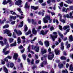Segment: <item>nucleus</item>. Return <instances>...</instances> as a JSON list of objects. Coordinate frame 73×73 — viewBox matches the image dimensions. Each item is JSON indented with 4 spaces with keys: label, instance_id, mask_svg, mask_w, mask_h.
<instances>
[{
    "label": "nucleus",
    "instance_id": "f257e3e1",
    "mask_svg": "<svg viewBox=\"0 0 73 73\" xmlns=\"http://www.w3.org/2000/svg\"><path fill=\"white\" fill-rule=\"evenodd\" d=\"M48 52H49V55L48 56V58L49 60H52L53 58L54 57V54H53V52L52 51L50 52L51 51V49L50 48H49L48 50Z\"/></svg>",
    "mask_w": 73,
    "mask_h": 73
},
{
    "label": "nucleus",
    "instance_id": "f03ea898",
    "mask_svg": "<svg viewBox=\"0 0 73 73\" xmlns=\"http://www.w3.org/2000/svg\"><path fill=\"white\" fill-rule=\"evenodd\" d=\"M50 16L47 15L45 18L43 19V22L44 23H48V20H49V23H50L52 22V19H50Z\"/></svg>",
    "mask_w": 73,
    "mask_h": 73
},
{
    "label": "nucleus",
    "instance_id": "7ed1b4c3",
    "mask_svg": "<svg viewBox=\"0 0 73 73\" xmlns=\"http://www.w3.org/2000/svg\"><path fill=\"white\" fill-rule=\"evenodd\" d=\"M19 17L20 19H22L23 18H24V16H20L18 15H17L15 17L13 16H11L10 17V18H9L10 19H9V21H11L12 20V19H13V20H15L16 19V17Z\"/></svg>",
    "mask_w": 73,
    "mask_h": 73
},
{
    "label": "nucleus",
    "instance_id": "20e7f679",
    "mask_svg": "<svg viewBox=\"0 0 73 73\" xmlns=\"http://www.w3.org/2000/svg\"><path fill=\"white\" fill-rule=\"evenodd\" d=\"M7 2L6 0L4 1L3 3V4L4 5H5V4H8V3H9V4L10 5V6L11 7L13 5V3H12V1L11 0H7Z\"/></svg>",
    "mask_w": 73,
    "mask_h": 73
},
{
    "label": "nucleus",
    "instance_id": "39448f33",
    "mask_svg": "<svg viewBox=\"0 0 73 73\" xmlns=\"http://www.w3.org/2000/svg\"><path fill=\"white\" fill-rule=\"evenodd\" d=\"M4 33H7L8 36L9 37L12 36V33H11L9 30L6 29L4 31Z\"/></svg>",
    "mask_w": 73,
    "mask_h": 73
},
{
    "label": "nucleus",
    "instance_id": "423d86ee",
    "mask_svg": "<svg viewBox=\"0 0 73 73\" xmlns=\"http://www.w3.org/2000/svg\"><path fill=\"white\" fill-rule=\"evenodd\" d=\"M32 49H35L36 52H38L39 51V47L38 46H35L34 47L33 45H32Z\"/></svg>",
    "mask_w": 73,
    "mask_h": 73
},
{
    "label": "nucleus",
    "instance_id": "0eeeda50",
    "mask_svg": "<svg viewBox=\"0 0 73 73\" xmlns=\"http://www.w3.org/2000/svg\"><path fill=\"white\" fill-rule=\"evenodd\" d=\"M53 33L54 35H56L55 36H51V37L52 38V40L54 41V39H55V38H56L57 37V33L56 32H54Z\"/></svg>",
    "mask_w": 73,
    "mask_h": 73
},
{
    "label": "nucleus",
    "instance_id": "6e6552de",
    "mask_svg": "<svg viewBox=\"0 0 73 73\" xmlns=\"http://www.w3.org/2000/svg\"><path fill=\"white\" fill-rule=\"evenodd\" d=\"M9 65L10 68H13L14 66L13 63H10V62H9V63H7V66L8 68H9Z\"/></svg>",
    "mask_w": 73,
    "mask_h": 73
},
{
    "label": "nucleus",
    "instance_id": "1a4fd4ad",
    "mask_svg": "<svg viewBox=\"0 0 73 73\" xmlns=\"http://www.w3.org/2000/svg\"><path fill=\"white\" fill-rule=\"evenodd\" d=\"M14 32H15L17 34L18 36L19 35H22V33L20 31H19L18 32H17V30L15 29L14 30Z\"/></svg>",
    "mask_w": 73,
    "mask_h": 73
},
{
    "label": "nucleus",
    "instance_id": "9d476101",
    "mask_svg": "<svg viewBox=\"0 0 73 73\" xmlns=\"http://www.w3.org/2000/svg\"><path fill=\"white\" fill-rule=\"evenodd\" d=\"M7 50V48H5L3 49V52L4 53V54L6 55L8 54L9 53H10V51L8 50L7 51H5V50Z\"/></svg>",
    "mask_w": 73,
    "mask_h": 73
},
{
    "label": "nucleus",
    "instance_id": "9b49d317",
    "mask_svg": "<svg viewBox=\"0 0 73 73\" xmlns=\"http://www.w3.org/2000/svg\"><path fill=\"white\" fill-rule=\"evenodd\" d=\"M46 53V50L44 49V48H42L41 49V53L42 54H43L44 53Z\"/></svg>",
    "mask_w": 73,
    "mask_h": 73
},
{
    "label": "nucleus",
    "instance_id": "f8f14e48",
    "mask_svg": "<svg viewBox=\"0 0 73 73\" xmlns=\"http://www.w3.org/2000/svg\"><path fill=\"white\" fill-rule=\"evenodd\" d=\"M22 1L21 0H19L17 1L15 3L16 5H20L21 4V2Z\"/></svg>",
    "mask_w": 73,
    "mask_h": 73
},
{
    "label": "nucleus",
    "instance_id": "ddd939ff",
    "mask_svg": "<svg viewBox=\"0 0 73 73\" xmlns=\"http://www.w3.org/2000/svg\"><path fill=\"white\" fill-rule=\"evenodd\" d=\"M44 44L45 45V46L46 47L48 46L49 45V42L48 40H46L44 42Z\"/></svg>",
    "mask_w": 73,
    "mask_h": 73
},
{
    "label": "nucleus",
    "instance_id": "4468645a",
    "mask_svg": "<svg viewBox=\"0 0 73 73\" xmlns=\"http://www.w3.org/2000/svg\"><path fill=\"white\" fill-rule=\"evenodd\" d=\"M18 54L17 53H15L14 54V56L13 57V59H15L16 60L17 59V57H18Z\"/></svg>",
    "mask_w": 73,
    "mask_h": 73
},
{
    "label": "nucleus",
    "instance_id": "2eb2a0df",
    "mask_svg": "<svg viewBox=\"0 0 73 73\" xmlns=\"http://www.w3.org/2000/svg\"><path fill=\"white\" fill-rule=\"evenodd\" d=\"M3 41L4 42V44H6L7 43H8V39L7 38H4L3 40Z\"/></svg>",
    "mask_w": 73,
    "mask_h": 73
},
{
    "label": "nucleus",
    "instance_id": "dca6fc26",
    "mask_svg": "<svg viewBox=\"0 0 73 73\" xmlns=\"http://www.w3.org/2000/svg\"><path fill=\"white\" fill-rule=\"evenodd\" d=\"M61 49L62 50H63L64 49V43L63 42H62L61 44Z\"/></svg>",
    "mask_w": 73,
    "mask_h": 73
},
{
    "label": "nucleus",
    "instance_id": "f3484780",
    "mask_svg": "<svg viewBox=\"0 0 73 73\" xmlns=\"http://www.w3.org/2000/svg\"><path fill=\"white\" fill-rule=\"evenodd\" d=\"M32 33L34 35H36V33H37V31L35 30V28H33L32 29Z\"/></svg>",
    "mask_w": 73,
    "mask_h": 73
},
{
    "label": "nucleus",
    "instance_id": "a211bd4d",
    "mask_svg": "<svg viewBox=\"0 0 73 73\" xmlns=\"http://www.w3.org/2000/svg\"><path fill=\"white\" fill-rule=\"evenodd\" d=\"M3 68L4 71L5 72V73H8V69H7V68H6L5 66H4Z\"/></svg>",
    "mask_w": 73,
    "mask_h": 73
},
{
    "label": "nucleus",
    "instance_id": "6ab92c4d",
    "mask_svg": "<svg viewBox=\"0 0 73 73\" xmlns=\"http://www.w3.org/2000/svg\"><path fill=\"white\" fill-rule=\"evenodd\" d=\"M14 39L13 38H9V41L10 43H11L13 41Z\"/></svg>",
    "mask_w": 73,
    "mask_h": 73
},
{
    "label": "nucleus",
    "instance_id": "aec40b11",
    "mask_svg": "<svg viewBox=\"0 0 73 73\" xmlns=\"http://www.w3.org/2000/svg\"><path fill=\"white\" fill-rule=\"evenodd\" d=\"M70 28V26H69L67 25V26H64L63 27V28L64 30H66V29H67L68 28Z\"/></svg>",
    "mask_w": 73,
    "mask_h": 73
},
{
    "label": "nucleus",
    "instance_id": "412c9836",
    "mask_svg": "<svg viewBox=\"0 0 73 73\" xmlns=\"http://www.w3.org/2000/svg\"><path fill=\"white\" fill-rule=\"evenodd\" d=\"M69 41L70 42L72 41L73 40V37L72 35H71L69 37Z\"/></svg>",
    "mask_w": 73,
    "mask_h": 73
},
{
    "label": "nucleus",
    "instance_id": "4be33fe9",
    "mask_svg": "<svg viewBox=\"0 0 73 73\" xmlns=\"http://www.w3.org/2000/svg\"><path fill=\"white\" fill-rule=\"evenodd\" d=\"M46 63H47V62H46V60H45V61L42 62L41 65V67H44V64H46Z\"/></svg>",
    "mask_w": 73,
    "mask_h": 73
},
{
    "label": "nucleus",
    "instance_id": "5701e85b",
    "mask_svg": "<svg viewBox=\"0 0 73 73\" xmlns=\"http://www.w3.org/2000/svg\"><path fill=\"white\" fill-rule=\"evenodd\" d=\"M16 46V43L15 42L14 43L11 44H10V46L13 47V46Z\"/></svg>",
    "mask_w": 73,
    "mask_h": 73
},
{
    "label": "nucleus",
    "instance_id": "b1692460",
    "mask_svg": "<svg viewBox=\"0 0 73 73\" xmlns=\"http://www.w3.org/2000/svg\"><path fill=\"white\" fill-rule=\"evenodd\" d=\"M47 12H48V13H50L51 14L52 16H53V15L54 16L55 15V13L54 12H50L49 10L47 11Z\"/></svg>",
    "mask_w": 73,
    "mask_h": 73
},
{
    "label": "nucleus",
    "instance_id": "393cba45",
    "mask_svg": "<svg viewBox=\"0 0 73 73\" xmlns=\"http://www.w3.org/2000/svg\"><path fill=\"white\" fill-rule=\"evenodd\" d=\"M31 8L32 9H33L34 10H36L38 9V7H35L34 6H31Z\"/></svg>",
    "mask_w": 73,
    "mask_h": 73
},
{
    "label": "nucleus",
    "instance_id": "a878e982",
    "mask_svg": "<svg viewBox=\"0 0 73 73\" xmlns=\"http://www.w3.org/2000/svg\"><path fill=\"white\" fill-rule=\"evenodd\" d=\"M63 17L64 18L66 17H67V18H70V15L69 16V15L68 14L64 15Z\"/></svg>",
    "mask_w": 73,
    "mask_h": 73
},
{
    "label": "nucleus",
    "instance_id": "bb28decb",
    "mask_svg": "<svg viewBox=\"0 0 73 73\" xmlns=\"http://www.w3.org/2000/svg\"><path fill=\"white\" fill-rule=\"evenodd\" d=\"M54 52H55L56 55H57V54H58L60 52V51L58 50H54Z\"/></svg>",
    "mask_w": 73,
    "mask_h": 73
},
{
    "label": "nucleus",
    "instance_id": "cd10ccee",
    "mask_svg": "<svg viewBox=\"0 0 73 73\" xmlns=\"http://www.w3.org/2000/svg\"><path fill=\"white\" fill-rule=\"evenodd\" d=\"M58 35L60 36V37H61V38L62 39H63V37H64V36H63V35L60 33V32H58Z\"/></svg>",
    "mask_w": 73,
    "mask_h": 73
},
{
    "label": "nucleus",
    "instance_id": "c85d7f7f",
    "mask_svg": "<svg viewBox=\"0 0 73 73\" xmlns=\"http://www.w3.org/2000/svg\"><path fill=\"white\" fill-rule=\"evenodd\" d=\"M53 23H56H56L57 24H58V23H59V22H58V20H57L56 19L55 20V19H53Z\"/></svg>",
    "mask_w": 73,
    "mask_h": 73
},
{
    "label": "nucleus",
    "instance_id": "c756f323",
    "mask_svg": "<svg viewBox=\"0 0 73 73\" xmlns=\"http://www.w3.org/2000/svg\"><path fill=\"white\" fill-rule=\"evenodd\" d=\"M70 70L71 71H73V67L72 66V64H71L70 66Z\"/></svg>",
    "mask_w": 73,
    "mask_h": 73
},
{
    "label": "nucleus",
    "instance_id": "7c9ffc66",
    "mask_svg": "<svg viewBox=\"0 0 73 73\" xmlns=\"http://www.w3.org/2000/svg\"><path fill=\"white\" fill-rule=\"evenodd\" d=\"M18 43V44H20L21 43V40L20 39V38L19 37L17 39Z\"/></svg>",
    "mask_w": 73,
    "mask_h": 73
},
{
    "label": "nucleus",
    "instance_id": "2f4dec72",
    "mask_svg": "<svg viewBox=\"0 0 73 73\" xmlns=\"http://www.w3.org/2000/svg\"><path fill=\"white\" fill-rule=\"evenodd\" d=\"M28 31V27L27 25H25V32H26Z\"/></svg>",
    "mask_w": 73,
    "mask_h": 73
},
{
    "label": "nucleus",
    "instance_id": "473e14b6",
    "mask_svg": "<svg viewBox=\"0 0 73 73\" xmlns=\"http://www.w3.org/2000/svg\"><path fill=\"white\" fill-rule=\"evenodd\" d=\"M0 44L1 45V46H4V42L2 40L0 41Z\"/></svg>",
    "mask_w": 73,
    "mask_h": 73
},
{
    "label": "nucleus",
    "instance_id": "72a5a7b5",
    "mask_svg": "<svg viewBox=\"0 0 73 73\" xmlns=\"http://www.w3.org/2000/svg\"><path fill=\"white\" fill-rule=\"evenodd\" d=\"M30 46H29L28 47V50H29V52H30L33 53V54H34V52H33L32 51H30V49H29V48H30Z\"/></svg>",
    "mask_w": 73,
    "mask_h": 73
},
{
    "label": "nucleus",
    "instance_id": "f704fd0d",
    "mask_svg": "<svg viewBox=\"0 0 73 73\" xmlns=\"http://www.w3.org/2000/svg\"><path fill=\"white\" fill-rule=\"evenodd\" d=\"M37 39V38L36 37H35L34 38L33 40H31V42L32 43V44H33V41H35Z\"/></svg>",
    "mask_w": 73,
    "mask_h": 73
},
{
    "label": "nucleus",
    "instance_id": "c9c22d12",
    "mask_svg": "<svg viewBox=\"0 0 73 73\" xmlns=\"http://www.w3.org/2000/svg\"><path fill=\"white\" fill-rule=\"evenodd\" d=\"M24 23V22L23 21H22V22L21 23V25L19 26V27H21L23 26V23Z\"/></svg>",
    "mask_w": 73,
    "mask_h": 73
},
{
    "label": "nucleus",
    "instance_id": "e433bc0d",
    "mask_svg": "<svg viewBox=\"0 0 73 73\" xmlns=\"http://www.w3.org/2000/svg\"><path fill=\"white\" fill-rule=\"evenodd\" d=\"M17 10L20 13H23V11L21 10V9L19 8H17Z\"/></svg>",
    "mask_w": 73,
    "mask_h": 73
},
{
    "label": "nucleus",
    "instance_id": "4c0bfd02",
    "mask_svg": "<svg viewBox=\"0 0 73 73\" xmlns=\"http://www.w3.org/2000/svg\"><path fill=\"white\" fill-rule=\"evenodd\" d=\"M59 20L62 22V23H65V20L63 19H62V18L60 19H59Z\"/></svg>",
    "mask_w": 73,
    "mask_h": 73
},
{
    "label": "nucleus",
    "instance_id": "58836bf2",
    "mask_svg": "<svg viewBox=\"0 0 73 73\" xmlns=\"http://www.w3.org/2000/svg\"><path fill=\"white\" fill-rule=\"evenodd\" d=\"M31 33V31L29 30L27 33L25 34V35L26 36H27V35H28L29 34H30Z\"/></svg>",
    "mask_w": 73,
    "mask_h": 73
},
{
    "label": "nucleus",
    "instance_id": "ea45409f",
    "mask_svg": "<svg viewBox=\"0 0 73 73\" xmlns=\"http://www.w3.org/2000/svg\"><path fill=\"white\" fill-rule=\"evenodd\" d=\"M62 72L63 73H68V70H67L66 69L65 70H63L62 71Z\"/></svg>",
    "mask_w": 73,
    "mask_h": 73
},
{
    "label": "nucleus",
    "instance_id": "a19ab883",
    "mask_svg": "<svg viewBox=\"0 0 73 73\" xmlns=\"http://www.w3.org/2000/svg\"><path fill=\"white\" fill-rule=\"evenodd\" d=\"M25 7L27 8H29V6L28 5V2H27L25 5Z\"/></svg>",
    "mask_w": 73,
    "mask_h": 73
},
{
    "label": "nucleus",
    "instance_id": "79ce46f5",
    "mask_svg": "<svg viewBox=\"0 0 73 73\" xmlns=\"http://www.w3.org/2000/svg\"><path fill=\"white\" fill-rule=\"evenodd\" d=\"M58 17H59V20H61V19H62V15L61 14H59L58 15Z\"/></svg>",
    "mask_w": 73,
    "mask_h": 73
},
{
    "label": "nucleus",
    "instance_id": "37998d69",
    "mask_svg": "<svg viewBox=\"0 0 73 73\" xmlns=\"http://www.w3.org/2000/svg\"><path fill=\"white\" fill-rule=\"evenodd\" d=\"M50 27V25H49L47 27L46 25L45 26L43 27V29H45V28H49Z\"/></svg>",
    "mask_w": 73,
    "mask_h": 73
},
{
    "label": "nucleus",
    "instance_id": "c03bdc74",
    "mask_svg": "<svg viewBox=\"0 0 73 73\" xmlns=\"http://www.w3.org/2000/svg\"><path fill=\"white\" fill-rule=\"evenodd\" d=\"M41 34L42 35H45L46 34V33H45L44 32V31H42L40 32Z\"/></svg>",
    "mask_w": 73,
    "mask_h": 73
},
{
    "label": "nucleus",
    "instance_id": "a18cd8bd",
    "mask_svg": "<svg viewBox=\"0 0 73 73\" xmlns=\"http://www.w3.org/2000/svg\"><path fill=\"white\" fill-rule=\"evenodd\" d=\"M65 2L68 3V4H70V3H72V1H70L69 0H68L67 1H66Z\"/></svg>",
    "mask_w": 73,
    "mask_h": 73
},
{
    "label": "nucleus",
    "instance_id": "49530a36",
    "mask_svg": "<svg viewBox=\"0 0 73 73\" xmlns=\"http://www.w3.org/2000/svg\"><path fill=\"white\" fill-rule=\"evenodd\" d=\"M38 15H41L42 16H44V13H41V12H39L38 13Z\"/></svg>",
    "mask_w": 73,
    "mask_h": 73
},
{
    "label": "nucleus",
    "instance_id": "de8ad7c7",
    "mask_svg": "<svg viewBox=\"0 0 73 73\" xmlns=\"http://www.w3.org/2000/svg\"><path fill=\"white\" fill-rule=\"evenodd\" d=\"M3 60L5 61H6V62H8V58L7 57L5 58Z\"/></svg>",
    "mask_w": 73,
    "mask_h": 73
},
{
    "label": "nucleus",
    "instance_id": "09e8293b",
    "mask_svg": "<svg viewBox=\"0 0 73 73\" xmlns=\"http://www.w3.org/2000/svg\"><path fill=\"white\" fill-rule=\"evenodd\" d=\"M66 58H65V57L64 56H61V57H60V59L61 60H65L66 59Z\"/></svg>",
    "mask_w": 73,
    "mask_h": 73
},
{
    "label": "nucleus",
    "instance_id": "8fccbe9b",
    "mask_svg": "<svg viewBox=\"0 0 73 73\" xmlns=\"http://www.w3.org/2000/svg\"><path fill=\"white\" fill-rule=\"evenodd\" d=\"M9 27V25H7L3 26V28H8Z\"/></svg>",
    "mask_w": 73,
    "mask_h": 73
},
{
    "label": "nucleus",
    "instance_id": "3c124183",
    "mask_svg": "<svg viewBox=\"0 0 73 73\" xmlns=\"http://www.w3.org/2000/svg\"><path fill=\"white\" fill-rule=\"evenodd\" d=\"M1 64H2V65H4L5 64V61H3V60H1Z\"/></svg>",
    "mask_w": 73,
    "mask_h": 73
},
{
    "label": "nucleus",
    "instance_id": "603ef678",
    "mask_svg": "<svg viewBox=\"0 0 73 73\" xmlns=\"http://www.w3.org/2000/svg\"><path fill=\"white\" fill-rule=\"evenodd\" d=\"M6 20V19L5 18L3 21L2 22H1V20H0V23H1L2 24H3V23H4V21H5Z\"/></svg>",
    "mask_w": 73,
    "mask_h": 73
},
{
    "label": "nucleus",
    "instance_id": "864d4df0",
    "mask_svg": "<svg viewBox=\"0 0 73 73\" xmlns=\"http://www.w3.org/2000/svg\"><path fill=\"white\" fill-rule=\"evenodd\" d=\"M13 37L14 38H16V35H15V33H13Z\"/></svg>",
    "mask_w": 73,
    "mask_h": 73
},
{
    "label": "nucleus",
    "instance_id": "5fc2aeb1",
    "mask_svg": "<svg viewBox=\"0 0 73 73\" xmlns=\"http://www.w3.org/2000/svg\"><path fill=\"white\" fill-rule=\"evenodd\" d=\"M13 12V11H10V12L11 14H12L13 15L16 14V13H15V12ZM12 12H13V13H12Z\"/></svg>",
    "mask_w": 73,
    "mask_h": 73
},
{
    "label": "nucleus",
    "instance_id": "6e6d98bb",
    "mask_svg": "<svg viewBox=\"0 0 73 73\" xmlns=\"http://www.w3.org/2000/svg\"><path fill=\"white\" fill-rule=\"evenodd\" d=\"M63 3L62 2L61 3H60V7H62V6H63Z\"/></svg>",
    "mask_w": 73,
    "mask_h": 73
},
{
    "label": "nucleus",
    "instance_id": "4d7b16f0",
    "mask_svg": "<svg viewBox=\"0 0 73 73\" xmlns=\"http://www.w3.org/2000/svg\"><path fill=\"white\" fill-rule=\"evenodd\" d=\"M59 29L61 30V31H62V26H61L59 25Z\"/></svg>",
    "mask_w": 73,
    "mask_h": 73
},
{
    "label": "nucleus",
    "instance_id": "13d9d810",
    "mask_svg": "<svg viewBox=\"0 0 73 73\" xmlns=\"http://www.w3.org/2000/svg\"><path fill=\"white\" fill-rule=\"evenodd\" d=\"M39 44L40 45H43V43L41 42V41H39Z\"/></svg>",
    "mask_w": 73,
    "mask_h": 73
},
{
    "label": "nucleus",
    "instance_id": "bf43d9fd",
    "mask_svg": "<svg viewBox=\"0 0 73 73\" xmlns=\"http://www.w3.org/2000/svg\"><path fill=\"white\" fill-rule=\"evenodd\" d=\"M58 66H59L60 68H62L63 67V64H62L60 65H58Z\"/></svg>",
    "mask_w": 73,
    "mask_h": 73
},
{
    "label": "nucleus",
    "instance_id": "052dcab7",
    "mask_svg": "<svg viewBox=\"0 0 73 73\" xmlns=\"http://www.w3.org/2000/svg\"><path fill=\"white\" fill-rule=\"evenodd\" d=\"M22 56L23 57L24 60H25L26 58V56H25V55L24 54L22 55Z\"/></svg>",
    "mask_w": 73,
    "mask_h": 73
},
{
    "label": "nucleus",
    "instance_id": "680f3d73",
    "mask_svg": "<svg viewBox=\"0 0 73 73\" xmlns=\"http://www.w3.org/2000/svg\"><path fill=\"white\" fill-rule=\"evenodd\" d=\"M15 22H16V21H12L11 22V24H12V25H13V24H15Z\"/></svg>",
    "mask_w": 73,
    "mask_h": 73
},
{
    "label": "nucleus",
    "instance_id": "e2e57ef3",
    "mask_svg": "<svg viewBox=\"0 0 73 73\" xmlns=\"http://www.w3.org/2000/svg\"><path fill=\"white\" fill-rule=\"evenodd\" d=\"M7 57V58H8V59H11L12 58V56H8Z\"/></svg>",
    "mask_w": 73,
    "mask_h": 73
},
{
    "label": "nucleus",
    "instance_id": "0e129e2a",
    "mask_svg": "<svg viewBox=\"0 0 73 73\" xmlns=\"http://www.w3.org/2000/svg\"><path fill=\"white\" fill-rule=\"evenodd\" d=\"M70 26L73 29V23H71L70 24Z\"/></svg>",
    "mask_w": 73,
    "mask_h": 73
},
{
    "label": "nucleus",
    "instance_id": "69168bd1",
    "mask_svg": "<svg viewBox=\"0 0 73 73\" xmlns=\"http://www.w3.org/2000/svg\"><path fill=\"white\" fill-rule=\"evenodd\" d=\"M5 45H6V48H9V44L8 43H7L6 44H4Z\"/></svg>",
    "mask_w": 73,
    "mask_h": 73
},
{
    "label": "nucleus",
    "instance_id": "338daca9",
    "mask_svg": "<svg viewBox=\"0 0 73 73\" xmlns=\"http://www.w3.org/2000/svg\"><path fill=\"white\" fill-rule=\"evenodd\" d=\"M43 0H39V2L40 3H42V2H43Z\"/></svg>",
    "mask_w": 73,
    "mask_h": 73
},
{
    "label": "nucleus",
    "instance_id": "774afa93",
    "mask_svg": "<svg viewBox=\"0 0 73 73\" xmlns=\"http://www.w3.org/2000/svg\"><path fill=\"white\" fill-rule=\"evenodd\" d=\"M40 73H48L47 72H45V71H42Z\"/></svg>",
    "mask_w": 73,
    "mask_h": 73
}]
</instances>
